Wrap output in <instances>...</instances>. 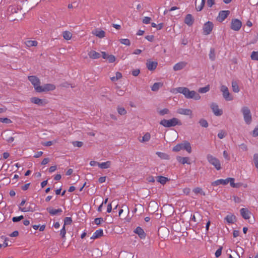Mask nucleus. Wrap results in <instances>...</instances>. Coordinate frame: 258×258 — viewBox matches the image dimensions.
I'll use <instances>...</instances> for the list:
<instances>
[{"label":"nucleus","instance_id":"obj_1","mask_svg":"<svg viewBox=\"0 0 258 258\" xmlns=\"http://www.w3.org/2000/svg\"><path fill=\"white\" fill-rule=\"evenodd\" d=\"M176 93L182 94L187 99H194L196 100H200V95L195 91H190L186 87H180L175 89Z\"/></svg>","mask_w":258,"mask_h":258},{"label":"nucleus","instance_id":"obj_2","mask_svg":"<svg viewBox=\"0 0 258 258\" xmlns=\"http://www.w3.org/2000/svg\"><path fill=\"white\" fill-rule=\"evenodd\" d=\"M160 124L165 127H170L176 125H181V121L177 118L173 117L170 119H163L160 122Z\"/></svg>","mask_w":258,"mask_h":258},{"label":"nucleus","instance_id":"obj_3","mask_svg":"<svg viewBox=\"0 0 258 258\" xmlns=\"http://www.w3.org/2000/svg\"><path fill=\"white\" fill-rule=\"evenodd\" d=\"M207 159L208 162L214 166L217 170H219L221 169V163L218 158L209 154L207 155Z\"/></svg>","mask_w":258,"mask_h":258},{"label":"nucleus","instance_id":"obj_4","mask_svg":"<svg viewBox=\"0 0 258 258\" xmlns=\"http://www.w3.org/2000/svg\"><path fill=\"white\" fill-rule=\"evenodd\" d=\"M241 111L243 114L244 121L247 124H249L252 121L251 114L248 107L244 106L241 108Z\"/></svg>","mask_w":258,"mask_h":258},{"label":"nucleus","instance_id":"obj_5","mask_svg":"<svg viewBox=\"0 0 258 258\" xmlns=\"http://www.w3.org/2000/svg\"><path fill=\"white\" fill-rule=\"evenodd\" d=\"M28 80L33 85L35 90L38 92L39 89L37 87H40V81L38 77L35 76H30L28 77Z\"/></svg>","mask_w":258,"mask_h":258},{"label":"nucleus","instance_id":"obj_6","mask_svg":"<svg viewBox=\"0 0 258 258\" xmlns=\"http://www.w3.org/2000/svg\"><path fill=\"white\" fill-rule=\"evenodd\" d=\"M213 23L211 21H208L204 24L203 28V34L205 35L210 34L213 29Z\"/></svg>","mask_w":258,"mask_h":258},{"label":"nucleus","instance_id":"obj_7","mask_svg":"<svg viewBox=\"0 0 258 258\" xmlns=\"http://www.w3.org/2000/svg\"><path fill=\"white\" fill-rule=\"evenodd\" d=\"M221 91L222 92L224 98L227 101H230L233 100V97L230 95L228 88L225 86L222 85L221 87Z\"/></svg>","mask_w":258,"mask_h":258},{"label":"nucleus","instance_id":"obj_8","mask_svg":"<svg viewBox=\"0 0 258 258\" xmlns=\"http://www.w3.org/2000/svg\"><path fill=\"white\" fill-rule=\"evenodd\" d=\"M37 88L39 89L38 92H42L54 90L55 89V86L52 84H46L43 86L37 87Z\"/></svg>","mask_w":258,"mask_h":258},{"label":"nucleus","instance_id":"obj_9","mask_svg":"<svg viewBox=\"0 0 258 258\" xmlns=\"http://www.w3.org/2000/svg\"><path fill=\"white\" fill-rule=\"evenodd\" d=\"M241 22L237 19H232L231 23V29L234 31H238L241 27Z\"/></svg>","mask_w":258,"mask_h":258},{"label":"nucleus","instance_id":"obj_10","mask_svg":"<svg viewBox=\"0 0 258 258\" xmlns=\"http://www.w3.org/2000/svg\"><path fill=\"white\" fill-rule=\"evenodd\" d=\"M230 13L228 10L220 11L217 18V21L220 22H223L229 16Z\"/></svg>","mask_w":258,"mask_h":258},{"label":"nucleus","instance_id":"obj_11","mask_svg":"<svg viewBox=\"0 0 258 258\" xmlns=\"http://www.w3.org/2000/svg\"><path fill=\"white\" fill-rule=\"evenodd\" d=\"M211 108L214 113L216 116H220L222 114L223 111L219 108L218 105L215 103H212L211 105Z\"/></svg>","mask_w":258,"mask_h":258},{"label":"nucleus","instance_id":"obj_12","mask_svg":"<svg viewBox=\"0 0 258 258\" xmlns=\"http://www.w3.org/2000/svg\"><path fill=\"white\" fill-rule=\"evenodd\" d=\"M134 232L138 235L141 239H145L146 234L144 230L140 226L137 227L134 231Z\"/></svg>","mask_w":258,"mask_h":258},{"label":"nucleus","instance_id":"obj_13","mask_svg":"<svg viewBox=\"0 0 258 258\" xmlns=\"http://www.w3.org/2000/svg\"><path fill=\"white\" fill-rule=\"evenodd\" d=\"M240 213L241 216L245 220L250 218L251 212L246 208H242L240 210Z\"/></svg>","mask_w":258,"mask_h":258},{"label":"nucleus","instance_id":"obj_14","mask_svg":"<svg viewBox=\"0 0 258 258\" xmlns=\"http://www.w3.org/2000/svg\"><path fill=\"white\" fill-rule=\"evenodd\" d=\"M47 211L52 216L60 215L62 212V210L60 208L57 209H54L51 207H48L46 209Z\"/></svg>","mask_w":258,"mask_h":258},{"label":"nucleus","instance_id":"obj_15","mask_svg":"<svg viewBox=\"0 0 258 258\" xmlns=\"http://www.w3.org/2000/svg\"><path fill=\"white\" fill-rule=\"evenodd\" d=\"M158 63L156 61H152L151 60H147L146 66L148 69L150 71H153L156 69Z\"/></svg>","mask_w":258,"mask_h":258},{"label":"nucleus","instance_id":"obj_16","mask_svg":"<svg viewBox=\"0 0 258 258\" xmlns=\"http://www.w3.org/2000/svg\"><path fill=\"white\" fill-rule=\"evenodd\" d=\"M187 62L185 61H180L176 63L173 67V70L175 71H177L183 69L186 65Z\"/></svg>","mask_w":258,"mask_h":258},{"label":"nucleus","instance_id":"obj_17","mask_svg":"<svg viewBox=\"0 0 258 258\" xmlns=\"http://www.w3.org/2000/svg\"><path fill=\"white\" fill-rule=\"evenodd\" d=\"M177 113L182 115H191L192 112L189 109L187 108H179L177 110Z\"/></svg>","mask_w":258,"mask_h":258},{"label":"nucleus","instance_id":"obj_18","mask_svg":"<svg viewBox=\"0 0 258 258\" xmlns=\"http://www.w3.org/2000/svg\"><path fill=\"white\" fill-rule=\"evenodd\" d=\"M228 183V181H227V178L225 179H218L213 182H212L211 185L214 186H218L220 184L222 185H226Z\"/></svg>","mask_w":258,"mask_h":258},{"label":"nucleus","instance_id":"obj_19","mask_svg":"<svg viewBox=\"0 0 258 258\" xmlns=\"http://www.w3.org/2000/svg\"><path fill=\"white\" fill-rule=\"evenodd\" d=\"M177 160L182 164H190L191 163L189 161V157H183L181 156H177Z\"/></svg>","mask_w":258,"mask_h":258},{"label":"nucleus","instance_id":"obj_20","mask_svg":"<svg viewBox=\"0 0 258 258\" xmlns=\"http://www.w3.org/2000/svg\"><path fill=\"white\" fill-rule=\"evenodd\" d=\"M225 220L229 224H232L236 221V217L233 214H228L225 218Z\"/></svg>","mask_w":258,"mask_h":258},{"label":"nucleus","instance_id":"obj_21","mask_svg":"<svg viewBox=\"0 0 258 258\" xmlns=\"http://www.w3.org/2000/svg\"><path fill=\"white\" fill-rule=\"evenodd\" d=\"M184 23L188 26H191L194 23V19L191 14H187L184 19Z\"/></svg>","mask_w":258,"mask_h":258},{"label":"nucleus","instance_id":"obj_22","mask_svg":"<svg viewBox=\"0 0 258 258\" xmlns=\"http://www.w3.org/2000/svg\"><path fill=\"white\" fill-rule=\"evenodd\" d=\"M88 56L92 59H97L100 57V54L94 50H91L88 52Z\"/></svg>","mask_w":258,"mask_h":258},{"label":"nucleus","instance_id":"obj_23","mask_svg":"<svg viewBox=\"0 0 258 258\" xmlns=\"http://www.w3.org/2000/svg\"><path fill=\"white\" fill-rule=\"evenodd\" d=\"M182 144L183 149L185 150L188 153L191 152V147L189 142L184 141Z\"/></svg>","mask_w":258,"mask_h":258},{"label":"nucleus","instance_id":"obj_24","mask_svg":"<svg viewBox=\"0 0 258 258\" xmlns=\"http://www.w3.org/2000/svg\"><path fill=\"white\" fill-rule=\"evenodd\" d=\"M31 101L32 103L39 105H43L44 102L43 100L35 97L31 98Z\"/></svg>","mask_w":258,"mask_h":258},{"label":"nucleus","instance_id":"obj_25","mask_svg":"<svg viewBox=\"0 0 258 258\" xmlns=\"http://www.w3.org/2000/svg\"><path fill=\"white\" fill-rule=\"evenodd\" d=\"M103 235V231L102 229L97 230L93 234L92 238L96 239L98 238Z\"/></svg>","mask_w":258,"mask_h":258},{"label":"nucleus","instance_id":"obj_26","mask_svg":"<svg viewBox=\"0 0 258 258\" xmlns=\"http://www.w3.org/2000/svg\"><path fill=\"white\" fill-rule=\"evenodd\" d=\"M163 86V83L161 82L155 83L151 87V90L153 91H157Z\"/></svg>","mask_w":258,"mask_h":258},{"label":"nucleus","instance_id":"obj_27","mask_svg":"<svg viewBox=\"0 0 258 258\" xmlns=\"http://www.w3.org/2000/svg\"><path fill=\"white\" fill-rule=\"evenodd\" d=\"M19 210L23 212H33L35 210L34 208L31 205H30L29 206H27L26 205V206L24 208L20 207Z\"/></svg>","mask_w":258,"mask_h":258},{"label":"nucleus","instance_id":"obj_28","mask_svg":"<svg viewBox=\"0 0 258 258\" xmlns=\"http://www.w3.org/2000/svg\"><path fill=\"white\" fill-rule=\"evenodd\" d=\"M93 34L100 38H102L105 37V32L103 30H96L93 32Z\"/></svg>","mask_w":258,"mask_h":258},{"label":"nucleus","instance_id":"obj_29","mask_svg":"<svg viewBox=\"0 0 258 258\" xmlns=\"http://www.w3.org/2000/svg\"><path fill=\"white\" fill-rule=\"evenodd\" d=\"M110 166L111 162L109 161L98 164V166L101 169H107L109 168Z\"/></svg>","mask_w":258,"mask_h":258},{"label":"nucleus","instance_id":"obj_30","mask_svg":"<svg viewBox=\"0 0 258 258\" xmlns=\"http://www.w3.org/2000/svg\"><path fill=\"white\" fill-rule=\"evenodd\" d=\"M25 44L27 47H30L32 46H36L38 44V42L35 40H27L25 41Z\"/></svg>","mask_w":258,"mask_h":258},{"label":"nucleus","instance_id":"obj_31","mask_svg":"<svg viewBox=\"0 0 258 258\" xmlns=\"http://www.w3.org/2000/svg\"><path fill=\"white\" fill-rule=\"evenodd\" d=\"M157 181L160 182L162 184H165L166 182L168 180V178L162 176H159L157 177Z\"/></svg>","mask_w":258,"mask_h":258},{"label":"nucleus","instance_id":"obj_32","mask_svg":"<svg viewBox=\"0 0 258 258\" xmlns=\"http://www.w3.org/2000/svg\"><path fill=\"white\" fill-rule=\"evenodd\" d=\"M63 37L67 40H70L72 37V33L68 31H65L62 33Z\"/></svg>","mask_w":258,"mask_h":258},{"label":"nucleus","instance_id":"obj_33","mask_svg":"<svg viewBox=\"0 0 258 258\" xmlns=\"http://www.w3.org/2000/svg\"><path fill=\"white\" fill-rule=\"evenodd\" d=\"M156 154L158 155V157H159L161 159H169V155L167 154L161 152H156Z\"/></svg>","mask_w":258,"mask_h":258},{"label":"nucleus","instance_id":"obj_34","mask_svg":"<svg viewBox=\"0 0 258 258\" xmlns=\"http://www.w3.org/2000/svg\"><path fill=\"white\" fill-rule=\"evenodd\" d=\"M210 90V86L207 85L205 87L200 88L198 92L200 93H205Z\"/></svg>","mask_w":258,"mask_h":258},{"label":"nucleus","instance_id":"obj_35","mask_svg":"<svg viewBox=\"0 0 258 258\" xmlns=\"http://www.w3.org/2000/svg\"><path fill=\"white\" fill-rule=\"evenodd\" d=\"M232 87L234 92L237 93L239 91V86L236 82H232Z\"/></svg>","mask_w":258,"mask_h":258},{"label":"nucleus","instance_id":"obj_36","mask_svg":"<svg viewBox=\"0 0 258 258\" xmlns=\"http://www.w3.org/2000/svg\"><path fill=\"white\" fill-rule=\"evenodd\" d=\"M151 136L150 133H146L142 137V140L141 141L142 142H148L150 139Z\"/></svg>","mask_w":258,"mask_h":258},{"label":"nucleus","instance_id":"obj_37","mask_svg":"<svg viewBox=\"0 0 258 258\" xmlns=\"http://www.w3.org/2000/svg\"><path fill=\"white\" fill-rule=\"evenodd\" d=\"M169 112L170 111L168 108H164L158 111V113L161 116H163L165 114H169Z\"/></svg>","mask_w":258,"mask_h":258},{"label":"nucleus","instance_id":"obj_38","mask_svg":"<svg viewBox=\"0 0 258 258\" xmlns=\"http://www.w3.org/2000/svg\"><path fill=\"white\" fill-rule=\"evenodd\" d=\"M209 58L210 59L213 61L215 59V50L214 48H211L210 53H209Z\"/></svg>","mask_w":258,"mask_h":258},{"label":"nucleus","instance_id":"obj_39","mask_svg":"<svg viewBox=\"0 0 258 258\" xmlns=\"http://www.w3.org/2000/svg\"><path fill=\"white\" fill-rule=\"evenodd\" d=\"M118 113L121 115H124L126 113V111L124 107L118 106L117 107Z\"/></svg>","mask_w":258,"mask_h":258},{"label":"nucleus","instance_id":"obj_40","mask_svg":"<svg viewBox=\"0 0 258 258\" xmlns=\"http://www.w3.org/2000/svg\"><path fill=\"white\" fill-rule=\"evenodd\" d=\"M199 123L203 127H207L208 126V123L205 119H201L199 121Z\"/></svg>","mask_w":258,"mask_h":258},{"label":"nucleus","instance_id":"obj_41","mask_svg":"<svg viewBox=\"0 0 258 258\" xmlns=\"http://www.w3.org/2000/svg\"><path fill=\"white\" fill-rule=\"evenodd\" d=\"M193 191L196 194H200L201 195H205V193L203 191L202 189L200 187H196L193 189Z\"/></svg>","mask_w":258,"mask_h":258},{"label":"nucleus","instance_id":"obj_42","mask_svg":"<svg viewBox=\"0 0 258 258\" xmlns=\"http://www.w3.org/2000/svg\"><path fill=\"white\" fill-rule=\"evenodd\" d=\"M250 57L252 60H258V51H252Z\"/></svg>","mask_w":258,"mask_h":258},{"label":"nucleus","instance_id":"obj_43","mask_svg":"<svg viewBox=\"0 0 258 258\" xmlns=\"http://www.w3.org/2000/svg\"><path fill=\"white\" fill-rule=\"evenodd\" d=\"M183 149L182 144H179L174 146L173 148V151L175 152H178Z\"/></svg>","mask_w":258,"mask_h":258},{"label":"nucleus","instance_id":"obj_44","mask_svg":"<svg viewBox=\"0 0 258 258\" xmlns=\"http://www.w3.org/2000/svg\"><path fill=\"white\" fill-rule=\"evenodd\" d=\"M205 2H206V0H202L200 5L198 7H197V6L196 7V9L197 11L199 12V11H202V10L203 9V8L205 6Z\"/></svg>","mask_w":258,"mask_h":258},{"label":"nucleus","instance_id":"obj_45","mask_svg":"<svg viewBox=\"0 0 258 258\" xmlns=\"http://www.w3.org/2000/svg\"><path fill=\"white\" fill-rule=\"evenodd\" d=\"M116 93L118 96H123L124 94V91L122 90L120 87L117 86L116 87Z\"/></svg>","mask_w":258,"mask_h":258},{"label":"nucleus","instance_id":"obj_46","mask_svg":"<svg viewBox=\"0 0 258 258\" xmlns=\"http://www.w3.org/2000/svg\"><path fill=\"white\" fill-rule=\"evenodd\" d=\"M119 41L121 44L126 46H130L131 44L130 41L128 39H120Z\"/></svg>","mask_w":258,"mask_h":258},{"label":"nucleus","instance_id":"obj_47","mask_svg":"<svg viewBox=\"0 0 258 258\" xmlns=\"http://www.w3.org/2000/svg\"><path fill=\"white\" fill-rule=\"evenodd\" d=\"M72 223V219L71 217H66L64 219V226L66 225H71Z\"/></svg>","mask_w":258,"mask_h":258},{"label":"nucleus","instance_id":"obj_48","mask_svg":"<svg viewBox=\"0 0 258 258\" xmlns=\"http://www.w3.org/2000/svg\"><path fill=\"white\" fill-rule=\"evenodd\" d=\"M0 122L3 123H5L7 124L11 123H12V120L8 118H2L0 117Z\"/></svg>","mask_w":258,"mask_h":258},{"label":"nucleus","instance_id":"obj_49","mask_svg":"<svg viewBox=\"0 0 258 258\" xmlns=\"http://www.w3.org/2000/svg\"><path fill=\"white\" fill-rule=\"evenodd\" d=\"M226 132L223 130H221L219 132L217 136L219 139H222L226 136Z\"/></svg>","mask_w":258,"mask_h":258},{"label":"nucleus","instance_id":"obj_50","mask_svg":"<svg viewBox=\"0 0 258 258\" xmlns=\"http://www.w3.org/2000/svg\"><path fill=\"white\" fill-rule=\"evenodd\" d=\"M253 162L254 163V165L258 169V154H254L253 155Z\"/></svg>","mask_w":258,"mask_h":258},{"label":"nucleus","instance_id":"obj_51","mask_svg":"<svg viewBox=\"0 0 258 258\" xmlns=\"http://www.w3.org/2000/svg\"><path fill=\"white\" fill-rule=\"evenodd\" d=\"M23 218H24V217L23 215H21L18 217H14L12 218V221L13 222H19V221H21V220L23 219Z\"/></svg>","mask_w":258,"mask_h":258},{"label":"nucleus","instance_id":"obj_52","mask_svg":"<svg viewBox=\"0 0 258 258\" xmlns=\"http://www.w3.org/2000/svg\"><path fill=\"white\" fill-rule=\"evenodd\" d=\"M222 250V247L220 246V247L216 250L215 254V256L216 257H218L221 255Z\"/></svg>","mask_w":258,"mask_h":258},{"label":"nucleus","instance_id":"obj_53","mask_svg":"<svg viewBox=\"0 0 258 258\" xmlns=\"http://www.w3.org/2000/svg\"><path fill=\"white\" fill-rule=\"evenodd\" d=\"M234 180L235 179L233 178L229 177L227 178V181H228V183H230V186L232 187L235 185Z\"/></svg>","mask_w":258,"mask_h":258},{"label":"nucleus","instance_id":"obj_54","mask_svg":"<svg viewBox=\"0 0 258 258\" xmlns=\"http://www.w3.org/2000/svg\"><path fill=\"white\" fill-rule=\"evenodd\" d=\"M73 145L75 147H81L83 146V143L82 142L80 141H75L73 142Z\"/></svg>","mask_w":258,"mask_h":258},{"label":"nucleus","instance_id":"obj_55","mask_svg":"<svg viewBox=\"0 0 258 258\" xmlns=\"http://www.w3.org/2000/svg\"><path fill=\"white\" fill-rule=\"evenodd\" d=\"M110 63H112L115 61V57L113 55H109L107 56V58Z\"/></svg>","mask_w":258,"mask_h":258},{"label":"nucleus","instance_id":"obj_56","mask_svg":"<svg viewBox=\"0 0 258 258\" xmlns=\"http://www.w3.org/2000/svg\"><path fill=\"white\" fill-rule=\"evenodd\" d=\"M66 234V230L64 227V225L63 226L62 229L60 231V235L62 238L65 237V235Z\"/></svg>","mask_w":258,"mask_h":258},{"label":"nucleus","instance_id":"obj_57","mask_svg":"<svg viewBox=\"0 0 258 258\" xmlns=\"http://www.w3.org/2000/svg\"><path fill=\"white\" fill-rule=\"evenodd\" d=\"M151 20V18L145 17L143 20V23L145 24H149L150 23Z\"/></svg>","mask_w":258,"mask_h":258},{"label":"nucleus","instance_id":"obj_58","mask_svg":"<svg viewBox=\"0 0 258 258\" xmlns=\"http://www.w3.org/2000/svg\"><path fill=\"white\" fill-rule=\"evenodd\" d=\"M103 221L102 218H96L94 220V222L96 225H99Z\"/></svg>","mask_w":258,"mask_h":258},{"label":"nucleus","instance_id":"obj_59","mask_svg":"<svg viewBox=\"0 0 258 258\" xmlns=\"http://www.w3.org/2000/svg\"><path fill=\"white\" fill-rule=\"evenodd\" d=\"M207 4L209 8H211L215 4V0H207Z\"/></svg>","mask_w":258,"mask_h":258},{"label":"nucleus","instance_id":"obj_60","mask_svg":"<svg viewBox=\"0 0 258 258\" xmlns=\"http://www.w3.org/2000/svg\"><path fill=\"white\" fill-rule=\"evenodd\" d=\"M239 147H240V149L242 151H247L248 150V148H247V146L244 143L240 145Z\"/></svg>","mask_w":258,"mask_h":258},{"label":"nucleus","instance_id":"obj_61","mask_svg":"<svg viewBox=\"0 0 258 258\" xmlns=\"http://www.w3.org/2000/svg\"><path fill=\"white\" fill-rule=\"evenodd\" d=\"M56 141L54 140L53 141H48L43 144V145L45 146H51L53 143H56Z\"/></svg>","mask_w":258,"mask_h":258},{"label":"nucleus","instance_id":"obj_62","mask_svg":"<svg viewBox=\"0 0 258 258\" xmlns=\"http://www.w3.org/2000/svg\"><path fill=\"white\" fill-rule=\"evenodd\" d=\"M140 71L139 69H136V70H134L132 71V75L134 76H138L139 75V74H140Z\"/></svg>","mask_w":258,"mask_h":258},{"label":"nucleus","instance_id":"obj_63","mask_svg":"<svg viewBox=\"0 0 258 258\" xmlns=\"http://www.w3.org/2000/svg\"><path fill=\"white\" fill-rule=\"evenodd\" d=\"M252 136L256 137L258 136V126L255 127L252 132Z\"/></svg>","mask_w":258,"mask_h":258},{"label":"nucleus","instance_id":"obj_64","mask_svg":"<svg viewBox=\"0 0 258 258\" xmlns=\"http://www.w3.org/2000/svg\"><path fill=\"white\" fill-rule=\"evenodd\" d=\"M223 156L225 158V159H226L227 160L229 161L230 160L229 154L226 151H224Z\"/></svg>","mask_w":258,"mask_h":258}]
</instances>
